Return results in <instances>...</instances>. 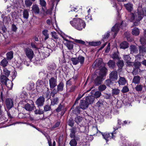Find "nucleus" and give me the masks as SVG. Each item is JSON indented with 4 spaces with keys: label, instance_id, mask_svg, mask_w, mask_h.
I'll list each match as a JSON object with an SVG mask.
<instances>
[{
    "label": "nucleus",
    "instance_id": "obj_49",
    "mask_svg": "<svg viewBox=\"0 0 146 146\" xmlns=\"http://www.w3.org/2000/svg\"><path fill=\"white\" fill-rule=\"evenodd\" d=\"M141 63L139 62H134L133 65L136 68H138L141 66Z\"/></svg>",
    "mask_w": 146,
    "mask_h": 146
},
{
    "label": "nucleus",
    "instance_id": "obj_35",
    "mask_svg": "<svg viewBox=\"0 0 146 146\" xmlns=\"http://www.w3.org/2000/svg\"><path fill=\"white\" fill-rule=\"evenodd\" d=\"M23 17L26 19H27L29 17V14L28 11L27 9H25L23 11Z\"/></svg>",
    "mask_w": 146,
    "mask_h": 146
},
{
    "label": "nucleus",
    "instance_id": "obj_10",
    "mask_svg": "<svg viewBox=\"0 0 146 146\" xmlns=\"http://www.w3.org/2000/svg\"><path fill=\"white\" fill-rule=\"evenodd\" d=\"M51 35L52 36L51 40L56 43L57 42L58 40H60V38L58 37L56 32L55 31H53L51 33Z\"/></svg>",
    "mask_w": 146,
    "mask_h": 146
},
{
    "label": "nucleus",
    "instance_id": "obj_11",
    "mask_svg": "<svg viewBox=\"0 0 146 146\" xmlns=\"http://www.w3.org/2000/svg\"><path fill=\"white\" fill-rule=\"evenodd\" d=\"M109 77L113 81L117 80L118 78L117 72L115 71H112L110 74Z\"/></svg>",
    "mask_w": 146,
    "mask_h": 146
},
{
    "label": "nucleus",
    "instance_id": "obj_55",
    "mask_svg": "<svg viewBox=\"0 0 146 146\" xmlns=\"http://www.w3.org/2000/svg\"><path fill=\"white\" fill-rule=\"evenodd\" d=\"M101 42L100 41L97 42H92L90 43V44L92 46H96L100 45Z\"/></svg>",
    "mask_w": 146,
    "mask_h": 146
},
{
    "label": "nucleus",
    "instance_id": "obj_16",
    "mask_svg": "<svg viewBox=\"0 0 146 146\" xmlns=\"http://www.w3.org/2000/svg\"><path fill=\"white\" fill-rule=\"evenodd\" d=\"M117 82L119 86L124 85L127 81L124 77L120 76Z\"/></svg>",
    "mask_w": 146,
    "mask_h": 146
},
{
    "label": "nucleus",
    "instance_id": "obj_47",
    "mask_svg": "<svg viewBox=\"0 0 146 146\" xmlns=\"http://www.w3.org/2000/svg\"><path fill=\"white\" fill-rule=\"evenodd\" d=\"M35 113L36 114H42L44 113V111L41 109H39L38 110H36L35 111Z\"/></svg>",
    "mask_w": 146,
    "mask_h": 146
},
{
    "label": "nucleus",
    "instance_id": "obj_63",
    "mask_svg": "<svg viewBox=\"0 0 146 146\" xmlns=\"http://www.w3.org/2000/svg\"><path fill=\"white\" fill-rule=\"evenodd\" d=\"M110 43H108V44L105 50V52L106 53H108L110 50Z\"/></svg>",
    "mask_w": 146,
    "mask_h": 146
},
{
    "label": "nucleus",
    "instance_id": "obj_41",
    "mask_svg": "<svg viewBox=\"0 0 146 146\" xmlns=\"http://www.w3.org/2000/svg\"><path fill=\"white\" fill-rule=\"evenodd\" d=\"M117 65L119 68H121L124 65L123 61V60H119L117 63Z\"/></svg>",
    "mask_w": 146,
    "mask_h": 146
},
{
    "label": "nucleus",
    "instance_id": "obj_61",
    "mask_svg": "<svg viewBox=\"0 0 146 146\" xmlns=\"http://www.w3.org/2000/svg\"><path fill=\"white\" fill-rule=\"evenodd\" d=\"M85 19L87 21L92 20V18L91 15L88 14L87 16H86Z\"/></svg>",
    "mask_w": 146,
    "mask_h": 146
},
{
    "label": "nucleus",
    "instance_id": "obj_32",
    "mask_svg": "<svg viewBox=\"0 0 146 146\" xmlns=\"http://www.w3.org/2000/svg\"><path fill=\"white\" fill-rule=\"evenodd\" d=\"M83 118L80 116H77L75 118L74 121L77 124H79L83 119Z\"/></svg>",
    "mask_w": 146,
    "mask_h": 146
},
{
    "label": "nucleus",
    "instance_id": "obj_8",
    "mask_svg": "<svg viewBox=\"0 0 146 146\" xmlns=\"http://www.w3.org/2000/svg\"><path fill=\"white\" fill-rule=\"evenodd\" d=\"M45 101L44 98L43 96L39 97L36 102V104L38 107L43 106Z\"/></svg>",
    "mask_w": 146,
    "mask_h": 146
},
{
    "label": "nucleus",
    "instance_id": "obj_9",
    "mask_svg": "<svg viewBox=\"0 0 146 146\" xmlns=\"http://www.w3.org/2000/svg\"><path fill=\"white\" fill-rule=\"evenodd\" d=\"M24 108L26 110L29 111H32L36 108L34 104H27L24 106Z\"/></svg>",
    "mask_w": 146,
    "mask_h": 146
},
{
    "label": "nucleus",
    "instance_id": "obj_62",
    "mask_svg": "<svg viewBox=\"0 0 146 146\" xmlns=\"http://www.w3.org/2000/svg\"><path fill=\"white\" fill-rule=\"evenodd\" d=\"M17 28L14 24H12L11 27V30L14 32H16L17 29Z\"/></svg>",
    "mask_w": 146,
    "mask_h": 146
},
{
    "label": "nucleus",
    "instance_id": "obj_28",
    "mask_svg": "<svg viewBox=\"0 0 146 146\" xmlns=\"http://www.w3.org/2000/svg\"><path fill=\"white\" fill-rule=\"evenodd\" d=\"M132 33L133 35L137 36L139 34V29L136 27L134 28L132 31Z\"/></svg>",
    "mask_w": 146,
    "mask_h": 146
},
{
    "label": "nucleus",
    "instance_id": "obj_12",
    "mask_svg": "<svg viewBox=\"0 0 146 146\" xmlns=\"http://www.w3.org/2000/svg\"><path fill=\"white\" fill-rule=\"evenodd\" d=\"M88 105L89 104L85 100H80V108L83 110L85 109L88 108Z\"/></svg>",
    "mask_w": 146,
    "mask_h": 146
},
{
    "label": "nucleus",
    "instance_id": "obj_31",
    "mask_svg": "<svg viewBox=\"0 0 146 146\" xmlns=\"http://www.w3.org/2000/svg\"><path fill=\"white\" fill-rule=\"evenodd\" d=\"M64 84L62 82H60L57 86V90L59 92L62 91L63 90Z\"/></svg>",
    "mask_w": 146,
    "mask_h": 146
},
{
    "label": "nucleus",
    "instance_id": "obj_29",
    "mask_svg": "<svg viewBox=\"0 0 146 146\" xmlns=\"http://www.w3.org/2000/svg\"><path fill=\"white\" fill-rule=\"evenodd\" d=\"M91 131L93 135H95L98 132L101 133V132L98 130V129L97 127H95L94 126H93L92 127Z\"/></svg>",
    "mask_w": 146,
    "mask_h": 146
},
{
    "label": "nucleus",
    "instance_id": "obj_64",
    "mask_svg": "<svg viewBox=\"0 0 146 146\" xmlns=\"http://www.w3.org/2000/svg\"><path fill=\"white\" fill-rule=\"evenodd\" d=\"M62 107V106L61 105V104H60L58 106V107L56 109V111L57 112H59L61 111Z\"/></svg>",
    "mask_w": 146,
    "mask_h": 146
},
{
    "label": "nucleus",
    "instance_id": "obj_22",
    "mask_svg": "<svg viewBox=\"0 0 146 146\" xmlns=\"http://www.w3.org/2000/svg\"><path fill=\"white\" fill-rule=\"evenodd\" d=\"M4 84L6 85L7 87L9 89H11L12 88L13 86V83L9 79L7 80L6 82Z\"/></svg>",
    "mask_w": 146,
    "mask_h": 146
},
{
    "label": "nucleus",
    "instance_id": "obj_30",
    "mask_svg": "<svg viewBox=\"0 0 146 146\" xmlns=\"http://www.w3.org/2000/svg\"><path fill=\"white\" fill-rule=\"evenodd\" d=\"M7 76L4 75L1 76L0 78V80L1 82L3 84L5 83L6 82L7 80H9V79L7 78Z\"/></svg>",
    "mask_w": 146,
    "mask_h": 146
},
{
    "label": "nucleus",
    "instance_id": "obj_36",
    "mask_svg": "<svg viewBox=\"0 0 146 146\" xmlns=\"http://www.w3.org/2000/svg\"><path fill=\"white\" fill-rule=\"evenodd\" d=\"M108 64L110 68H113L115 66V62L113 61L110 60L108 62Z\"/></svg>",
    "mask_w": 146,
    "mask_h": 146
},
{
    "label": "nucleus",
    "instance_id": "obj_45",
    "mask_svg": "<svg viewBox=\"0 0 146 146\" xmlns=\"http://www.w3.org/2000/svg\"><path fill=\"white\" fill-rule=\"evenodd\" d=\"M3 74L7 76H8L10 74V72L8 70L7 68H4L3 70Z\"/></svg>",
    "mask_w": 146,
    "mask_h": 146
},
{
    "label": "nucleus",
    "instance_id": "obj_13",
    "mask_svg": "<svg viewBox=\"0 0 146 146\" xmlns=\"http://www.w3.org/2000/svg\"><path fill=\"white\" fill-rule=\"evenodd\" d=\"M129 20L130 21L132 22L134 21H140V20H138V15H136V12L135 13H131L129 15Z\"/></svg>",
    "mask_w": 146,
    "mask_h": 146
},
{
    "label": "nucleus",
    "instance_id": "obj_59",
    "mask_svg": "<svg viewBox=\"0 0 146 146\" xmlns=\"http://www.w3.org/2000/svg\"><path fill=\"white\" fill-rule=\"evenodd\" d=\"M101 95V92L100 91H98L95 92L94 96L96 98H98L100 97Z\"/></svg>",
    "mask_w": 146,
    "mask_h": 146
},
{
    "label": "nucleus",
    "instance_id": "obj_5",
    "mask_svg": "<svg viewBox=\"0 0 146 146\" xmlns=\"http://www.w3.org/2000/svg\"><path fill=\"white\" fill-rule=\"evenodd\" d=\"M66 42H64V45L66 46L69 50H71L72 49L74 45L72 42L68 40L67 39L64 38Z\"/></svg>",
    "mask_w": 146,
    "mask_h": 146
},
{
    "label": "nucleus",
    "instance_id": "obj_19",
    "mask_svg": "<svg viewBox=\"0 0 146 146\" xmlns=\"http://www.w3.org/2000/svg\"><path fill=\"white\" fill-rule=\"evenodd\" d=\"M32 11L33 12L36 14L39 13L40 9L38 6L36 5H33L32 7Z\"/></svg>",
    "mask_w": 146,
    "mask_h": 146
},
{
    "label": "nucleus",
    "instance_id": "obj_14",
    "mask_svg": "<svg viewBox=\"0 0 146 146\" xmlns=\"http://www.w3.org/2000/svg\"><path fill=\"white\" fill-rule=\"evenodd\" d=\"M122 23L123 22L121 23V25H120L119 24H116L112 27L111 29V31L115 33V36L116 35L118 31L119 28H120V27L121 26Z\"/></svg>",
    "mask_w": 146,
    "mask_h": 146
},
{
    "label": "nucleus",
    "instance_id": "obj_51",
    "mask_svg": "<svg viewBox=\"0 0 146 146\" xmlns=\"http://www.w3.org/2000/svg\"><path fill=\"white\" fill-rule=\"evenodd\" d=\"M73 64L74 65H76L78 63V59L77 58H71Z\"/></svg>",
    "mask_w": 146,
    "mask_h": 146
},
{
    "label": "nucleus",
    "instance_id": "obj_54",
    "mask_svg": "<svg viewBox=\"0 0 146 146\" xmlns=\"http://www.w3.org/2000/svg\"><path fill=\"white\" fill-rule=\"evenodd\" d=\"M40 4L42 7H45L46 5V2L45 0H39Z\"/></svg>",
    "mask_w": 146,
    "mask_h": 146
},
{
    "label": "nucleus",
    "instance_id": "obj_40",
    "mask_svg": "<svg viewBox=\"0 0 146 146\" xmlns=\"http://www.w3.org/2000/svg\"><path fill=\"white\" fill-rule=\"evenodd\" d=\"M120 92V90L118 89H113L112 90V94L113 95H117L119 94Z\"/></svg>",
    "mask_w": 146,
    "mask_h": 146
},
{
    "label": "nucleus",
    "instance_id": "obj_26",
    "mask_svg": "<svg viewBox=\"0 0 146 146\" xmlns=\"http://www.w3.org/2000/svg\"><path fill=\"white\" fill-rule=\"evenodd\" d=\"M59 102V99L57 97H54L51 100V105L54 106L57 104Z\"/></svg>",
    "mask_w": 146,
    "mask_h": 146
},
{
    "label": "nucleus",
    "instance_id": "obj_57",
    "mask_svg": "<svg viewBox=\"0 0 146 146\" xmlns=\"http://www.w3.org/2000/svg\"><path fill=\"white\" fill-rule=\"evenodd\" d=\"M124 59L126 62L129 61L130 60L131 58L130 57L129 55H124Z\"/></svg>",
    "mask_w": 146,
    "mask_h": 146
},
{
    "label": "nucleus",
    "instance_id": "obj_21",
    "mask_svg": "<svg viewBox=\"0 0 146 146\" xmlns=\"http://www.w3.org/2000/svg\"><path fill=\"white\" fill-rule=\"evenodd\" d=\"M77 131V128L76 127H72L70 129V136L71 138L74 137L75 136V133Z\"/></svg>",
    "mask_w": 146,
    "mask_h": 146
},
{
    "label": "nucleus",
    "instance_id": "obj_60",
    "mask_svg": "<svg viewBox=\"0 0 146 146\" xmlns=\"http://www.w3.org/2000/svg\"><path fill=\"white\" fill-rule=\"evenodd\" d=\"M112 57L113 59H117L119 58L118 54L116 53H114Z\"/></svg>",
    "mask_w": 146,
    "mask_h": 146
},
{
    "label": "nucleus",
    "instance_id": "obj_58",
    "mask_svg": "<svg viewBox=\"0 0 146 146\" xmlns=\"http://www.w3.org/2000/svg\"><path fill=\"white\" fill-rule=\"evenodd\" d=\"M136 90L138 91H141L142 89V86L141 85H138L135 88Z\"/></svg>",
    "mask_w": 146,
    "mask_h": 146
},
{
    "label": "nucleus",
    "instance_id": "obj_50",
    "mask_svg": "<svg viewBox=\"0 0 146 146\" xmlns=\"http://www.w3.org/2000/svg\"><path fill=\"white\" fill-rule=\"evenodd\" d=\"M25 3L27 7H29L32 5V2L31 1V0H25Z\"/></svg>",
    "mask_w": 146,
    "mask_h": 146
},
{
    "label": "nucleus",
    "instance_id": "obj_4",
    "mask_svg": "<svg viewBox=\"0 0 146 146\" xmlns=\"http://www.w3.org/2000/svg\"><path fill=\"white\" fill-rule=\"evenodd\" d=\"M50 90H52L57 86V80L56 78H51L49 80Z\"/></svg>",
    "mask_w": 146,
    "mask_h": 146
},
{
    "label": "nucleus",
    "instance_id": "obj_46",
    "mask_svg": "<svg viewBox=\"0 0 146 146\" xmlns=\"http://www.w3.org/2000/svg\"><path fill=\"white\" fill-rule=\"evenodd\" d=\"M102 63V60L101 59L96 60L94 63L96 66H99Z\"/></svg>",
    "mask_w": 146,
    "mask_h": 146
},
{
    "label": "nucleus",
    "instance_id": "obj_38",
    "mask_svg": "<svg viewBox=\"0 0 146 146\" xmlns=\"http://www.w3.org/2000/svg\"><path fill=\"white\" fill-rule=\"evenodd\" d=\"M46 137L48 141V144L49 146H55V142L54 141L53 143V145H52V142L51 141V139L49 136H46Z\"/></svg>",
    "mask_w": 146,
    "mask_h": 146
},
{
    "label": "nucleus",
    "instance_id": "obj_52",
    "mask_svg": "<svg viewBox=\"0 0 146 146\" xmlns=\"http://www.w3.org/2000/svg\"><path fill=\"white\" fill-rule=\"evenodd\" d=\"M43 83L41 80H38L36 83V87H41L42 86Z\"/></svg>",
    "mask_w": 146,
    "mask_h": 146
},
{
    "label": "nucleus",
    "instance_id": "obj_7",
    "mask_svg": "<svg viewBox=\"0 0 146 146\" xmlns=\"http://www.w3.org/2000/svg\"><path fill=\"white\" fill-rule=\"evenodd\" d=\"M5 104L7 109L10 110L14 106V102L11 98H7L5 101Z\"/></svg>",
    "mask_w": 146,
    "mask_h": 146
},
{
    "label": "nucleus",
    "instance_id": "obj_43",
    "mask_svg": "<svg viewBox=\"0 0 146 146\" xmlns=\"http://www.w3.org/2000/svg\"><path fill=\"white\" fill-rule=\"evenodd\" d=\"M106 88V86L104 84L98 87V90L100 92H102Z\"/></svg>",
    "mask_w": 146,
    "mask_h": 146
},
{
    "label": "nucleus",
    "instance_id": "obj_24",
    "mask_svg": "<svg viewBox=\"0 0 146 146\" xmlns=\"http://www.w3.org/2000/svg\"><path fill=\"white\" fill-rule=\"evenodd\" d=\"M8 62L6 58H4L0 62V65L3 67H5L7 66Z\"/></svg>",
    "mask_w": 146,
    "mask_h": 146
},
{
    "label": "nucleus",
    "instance_id": "obj_6",
    "mask_svg": "<svg viewBox=\"0 0 146 146\" xmlns=\"http://www.w3.org/2000/svg\"><path fill=\"white\" fill-rule=\"evenodd\" d=\"M114 132H115V131H113L110 133H105L104 134H102L104 138L106 141L107 142L109 140V139H114L115 138V136L114 135Z\"/></svg>",
    "mask_w": 146,
    "mask_h": 146
},
{
    "label": "nucleus",
    "instance_id": "obj_53",
    "mask_svg": "<svg viewBox=\"0 0 146 146\" xmlns=\"http://www.w3.org/2000/svg\"><path fill=\"white\" fill-rule=\"evenodd\" d=\"M129 89L127 86H124L121 92L123 93H125L128 92L129 91Z\"/></svg>",
    "mask_w": 146,
    "mask_h": 146
},
{
    "label": "nucleus",
    "instance_id": "obj_39",
    "mask_svg": "<svg viewBox=\"0 0 146 146\" xmlns=\"http://www.w3.org/2000/svg\"><path fill=\"white\" fill-rule=\"evenodd\" d=\"M48 30L45 29L42 32V34L45 36L44 38L45 40H46L49 38V35L48 33Z\"/></svg>",
    "mask_w": 146,
    "mask_h": 146
},
{
    "label": "nucleus",
    "instance_id": "obj_1",
    "mask_svg": "<svg viewBox=\"0 0 146 146\" xmlns=\"http://www.w3.org/2000/svg\"><path fill=\"white\" fill-rule=\"evenodd\" d=\"M71 25L78 30H81L85 28L86 24L84 21L80 18H74L70 21Z\"/></svg>",
    "mask_w": 146,
    "mask_h": 146
},
{
    "label": "nucleus",
    "instance_id": "obj_33",
    "mask_svg": "<svg viewBox=\"0 0 146 146\" xmlns=\"http://www.w3.org/2000/svg\"><path fill=\"white\" fill-rule=\"evenodd\" d=\"M132 5L130 3H128L125 5V7L126 9L129 11H131L132 9Z\"/></svg>",
    "mask_w": 146,
    "mask_h": 146
},
{
    "label": "nucleus",
    "instance_id": "obj_34",
    "mask_svg": "<svg viewBox=\"0 0 146 146\" xmlns=\"http://www.w3.org/2000/svg\"><path fill=\"white\" fill-rule=\"evenodd\" d=\"M77 58L78 63L80 62L81 64H83L84 60V58L83 56H79Z\"/></svg>",
    "mask_w": 146,
    "mask_h": 146
},
{
    "label": "nucleus",
    "instance_id": "obj_15",
    "mask_svg": "<svg viewBox=\"0 0 146 146\" xmlns=\"http://www.w3.org/2000/svg\"><path fill=\"white\" fill-rule=\"evenodd\" d=\"M44 50L43 54L45 58L48 57L50 55V53L52 52V50L51 49L47 47L44 48Z\"/></svg>",
    "mask_w": 146,
    "mask_h": 146
},
{
    "label": "nucleus",
    "instance_id": "obj_25",
    "mask_svg": "<svg viewBox=\"0 0 146 146\" xmlns=\"http://www.w3.org/2000/svg\"><path fill=\"white\" fill-rule=\"evenodd\" d=\"M140 77L138 76H135L133 77V82L135 84H139L140 83Z\"/></svg>",
    "mask_w": 146,
    "mask_h": 146
},
{
    "label": "nucleus",
    "instance_id": "obj_3",
    "mask_svg": "<svg viewBox=\"0 0 146 146\" xmlns=\"http://www.w3.org/2000/svg\"><path fill=\"white\" fill-rule=\"evenodd\" d=\"M24 51L26 56L31 61L34 55L33 50L31 48L28 47L25 48Z\"/></svg>",
    "mask_w": 146,
    "mask_h": 146
},
{
    "label": "nucleus",
    "instance_id": "obj_18",
    "mask_svg": "<svg viewBox=\"0 0 146 146\" xmlns=\"http://www.w3.org/2000/svg\"><path fill=\"white\" fill-rule=\"evenodd\" d=\"M129 48L131 54H136L137 53V48L135 46L133 45H131L130 46Z\"/></svg>",
    "mask_w": 146,
    "mask_h": 146
},
{
    "label": "nucleus",
    "instance_id": "obj_20",
    "mask_svg": "<svg viewBox=\"0 0 146 146\" xmlns=\"http://www.w3.org/2000/svg\"><path fill=\"white\" fill-rule=\"evenodd\" d=\"M94 100V98L93 96H87L86 99V101L89 104L93 103Z\"/></svg>",
    "mask_w": 146,
    "mask_h": 146
},
{
    "label": "nucleus",
    "instance_id": "obj_27",
    "mask_svg": "<svg viewBox=\"0 0 146 146\" xmlns=\"http://www.w3.org/2000/svg\"><path fill=\"white\" fill-rule=\"evenodd\" d=\"M128 43L126 41H124L122 42L120 44V48L125 49L128 47Z\"/></svg>",
    "mask_w": 146,
    "mask_h": 146
},
{
    "label": "nucleus",
    "instance_id": "obj_44",
    "mask_svg": "<svg viewBox=\"0 0 146 146\" xmlns=\"http://www.w3.org/2000/svg\"><path fill=\"white\" fill-rule=\"evenodd\" d=\"M77 142L75 139H72L69 143L71 146H76L77 145Z\"/></svg>",
    "mask_w": 146,
    "mask_h": 146
},
{
    "label": "nucleus",
    "instance_id": "obj_37",
    "mask_svg": "<svg viewBox=\"0 0 146 146\" xmlns=\"http://www.w3.org/2000/svg\"><path fill=\"white\" fill-rule=\"evenodd\" d=\"M13 53L12 52L10 51L6 54L7 58L8 60H11L13 57Z\"/></svg>",
    "mask_w": 146,
    "mask_h": 146
},
{
    "label": "nucleus",
    "instance_id": "obj_56",
    "mask_svg": "<svg viewBox=\"0 0 146 146\" xmlns=\"http://www.w3.org/2000/svg\"><path fill=\"white\" fill-rule=\"evenodd\" d=\"M68 125L71 127H72L74 126V121L72 119L70 118L68 121Z\"/></svg>",
    "mask_w": 146,
    "mask_h": 146
},
{
    "label": "nucleus",
    "instance_id": "obj_23",
    "mask_svg": "<svg viewBox=\"0 0 146 146\" xmlns=\"http://www.w3.org/2000/svg\"><path fill=\"white\" fill-rule=\"evenodd\" d=\"M107 71V69L105 67H103L100 70V76L103 77L106 74Z\"/></svg>",
    "mask_w": 146,
    "mask_h": 146
},
{
    "label": "nucleus",
    "instance_id": "obj_42",
    "mask_svg": "<svg viewBox=\"0 0 146 146\" xmlns=\"http://www.w3.org/2000/svg\"><path fill=\"white\" fill-rule=\"evenodd\" d=\"M79 130L78 131V132H84L85 130V127L84 126H81L79 125L78 127Z\"/></svg>",
    "mask_w": 146,
    "mask_h": 146
},
{
    "label": "nucleus",
    "instance_id": "obj_2",
    "mask_svg": "<svg viewBox=\"0 0 146 146\" xmlns=\"http://www.w3.org/2000/svg\"><path fill=\"white\" fill-rule=\"evenodd\" d=\"M136 15H138V20H141L143 18V16H146V7L143 9L141 7H138Z\"/></svg>",
    "mask_w": 146,
    "mask_h": 146
},
{
    "label": "nucleus",
    "instance_id": "obj_17",
    "mask_svg": "<svg viewBox=\"0 0 146 146\" xmlns=\"http://www.w3.org/2000/svg\"><path fill=\"white\" fill-rule=\"evenodd\" d=\"M103 77L100 75L98 76L94 80V83L96 85H98L101 84L103 80Z\"/></svg>",
    "mask_w": 146,
    "mask_h": 146
},
{
    "label": "nucleus",
    "instance_id": "obj_48",
    "mask_svg": "<svg viewBox=\"0 0 146 146\" xmlns=\"http://www.w3.org/2000/svg\"><path fill=\"white\" fill-rule=\"evenodd\" d=\"M44 111H50L51 109V108L49 105H46L44 107Z\"/></svg>",
    "mask_w": 146,
    "mask_h": 146
}]
</instances>
